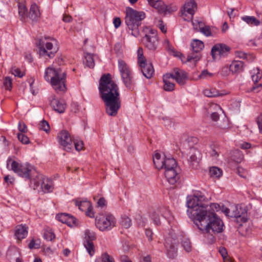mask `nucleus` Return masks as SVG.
<instances>
[{
	"label": "nucleus",
	"mask_w": 262,
	"mask_h": 262,
	"mask_svg": "<svg viewBox=\"0 0 262 262\" xmlns=\"http://www.w3.org/2000/svg\"><path fill=\"white\" fill-rule=\"evenodd\" d=\"M182 245L187 252H189L191 249V243L188 239H184L182 242Z\"/></svg>",
	"instance_id": "nucleus-50"
},
{
	"label": "nucleus",
	"mask_w": 262,
	"mask_h": 262,
	"mask_svg": "<svg viewBox=\"0 0 262 262\" xmlns=\"http://www.w3.org/2000/svg\"><path fill=\"white\" fill-rule=\"evenodd\" d=\"M235 55L237 57L241 58H247V54L243 51H236Z\"/></svg>",
	"instance_id": "nucleus-62"
},
{
	"label": "nucleus",
	"mask_w": 262,
	"mask_h": 262,
	"mask_svg": "<svg viewBox=\"0 0 262 262\" xmlns=\"http://www.w3.org/2000/svg\"><path fill=\"white\" fill-rule=\"evenodd\" d=\"M101 260L102 262H115L114 258L107 253H104L102 254Z\"/></svg>",
	"instance_id": "nucleus-52"
},
{
	"label": "nucleus",
	"mask_w": 262,
	"mask_h": 262,
	"mask_svg": "<svg viewBox=\"0 0 262 262\" xmlns=\"http://www.w3.org/2000/svg\"><path fill=\"white\" fill-rule=\"evenodd\" d=\"M241 19L250 26H257L260 24V21L254 16H244L241 17Z\"/></svg>",
	"instance_id": "nucleus-31"
},
{
	"label": "nucleus",
	"mask_w": 262,
	"mask_h": 262,
	"mask_svg": "<svg viewBox=\"0 0 262 262\" xmlns=\"http://www.w3.org/2000/svg\"><path fill=\"white\" fill-rule=\"evenodd\" d=\"M39 127L41 129L43 130L46 133L49 132L50 128L48 122L45 120H43L40 122V123L39 124Z\"/></svg>",
	"instance_id": "nucleus-49"
},
{
	"label": "nucleus",
	"mask_w": 262,
	"mask_h": 262,
	"mask_svg": "<svg viewBox=\"0 0 262 262\" xmlns=\"http://www.w3.org/2000/svg\"><path fill=\"white\" fill-rule=\"evenodd\" d=\"M65 224L71 227L78 226L79 225L78 220L75 217L70 214L68 215Z\"/></svg>",
	"instance_id": "nucleus-41"
},
{
	"label": "nucleus",
	"mask_w": 262,
	"mask_h": 262,
	"mask_svg": "<svg viewBox=\"0 0 262 262\" xmlns=\"http://www.w3.org/2000/svg\"><path fill=\"white\" fill-rule=\"evenodd\" d=\"M166 158V157L162 158L160 154L156 153L153 156V162L156 167L158 169H163L165 159Z\"/></svg>",
	"instance_id": "nucleus-28"
},
{
	"label": "nucleus",
	"mask_w": 262,
	"mask_h": 262,
	"mask_svg": "<svg viewBox=\"0 0 262 262\" xmlns=\"http://www.w3.org/2000/svg\"><path fill=\"white\" fill-rule=\"evenodd\" d=\"M57 140L63 150L70 152L73 148V139L68 131L63 130L59 133Z\"/></svg>",
	"instance_id": "nucleus-12"
},
{
	"label": "nucleus",
	"mask_w": 262,
	"mask_h": 262,
	"mask_svg": "<svg viewBox=\"0 0 262 262\" xmlns=\"http://www.w3.org/2000/svg\"><path fill=\"white\" fill-rule=\"evenodd\" d=\"M186 155L190 166L194 169L198 168L201 159V154L199 150L195 147H190Z\"/></svg>",
	"instance_id": "nucleus-15"
},
{
	"label": "nucleus",
	"mask_w": 262,
	"mask_h": 262,
	"mask_svg": "<svg viewBox=\"0 0 262 262\" xmlns=\"http://www.w3.org/2000/svg\"><path fill=\"white\" fill-rule=\"evenodd\" d=\"M170 74L171 78L175 79L180 85H184L188 79L187 73L184 70L179 69H174Z\"/></svg>",
	"instance_id": "nucleus-19"
},
{
	"label": "nucleus",
	"mask_w": 262,
	"mask_h": 262,
	"mask_svg": "<svg viewBox=\"0 0 262 262\" xmlns=\"http://www.w3.org/2000/svg\"><path fill=\"white\" fill-rule=\"evenodd\" d=\"M138 63L140 70L143 75L147 79H150L154 73V69L150 62H147L143 56V51L142 48H139L137 51Z\"/></svg>",
	"instance_id": "nucleus-10"
},
{
	"label": "nucleus",
	"mask_w": 262,
	"mask_h": 262,
	"mask_svg": "<svg viewBox=\"0 0 262 262\" xmlns=\"http://www.w3.org/2000/svg\"><path fill=\"white\" fill-rule=\"evenodd\" d=\"M69 214L68 213H60L56 215V218L57 220L62 223H66Z\"/></svg>",
	"instance_id": "nucleus-53"
},
{
	"label": "nucleus",
	"mask_w": 262,
	"mask_h": 262,
	"mask_svg": "<svg viewBox=\"0 0 262 262\" xmlns=\"http://www.w3.org/2000/svg\"><path fill=\"white\" fill-rule=\"evenodd\" d=\"M116 220L111 213L99 214L95 218V225L101 231L111 230L116 226Z\"/></svg>",
	"instance_id": "nucleus-8"
},
{
	"label": "nucleus",
	"mask_w": 262,
	"mask_h": 262,
	"mask_svg": "<svg viewBox=\"0 0 262 262\" xmlns=\"http://www.w3.org/2000/svg\"><path fill=\"white\" fill-rule=\"evenodd\" d=\"M146 48L150 50H155L157 47L158 40L156 30L150 29L148 34L143 38Z\"/></svg>",
	"instance_id": "nucleus-16"
},
{
	"label": "nucleus",
	"mask_w": 262,
	"mask_h": 262,
	"mask_svg": "<svg viewBox=\"0 0 262 262\" xmlns=\"http://www.w3.org/2000/svg\"><path fill=\"white\" fill-rule=\"evenodd\" d=\"M18 13L20 17V20L23 21L28 17L27 9L24 5H19L18 6Z\"/></svg>",
	"instance_id": "nucleus-36"
},
{
	"label": "nucleus",
	"mask_w": 262,
	"mask_h": 262,
	"mask_svg": "<svg viewBox=\"0 0 262 262\" xmlns=\"http://www.w3.org/2000/svg\"><path fill=\"white\" fill-rule=\"evenodd\" d=\"M50 104L53 109L59 113H63L66 108V104L62 100H60L53 96L50 101Z\"/></svg>",
	"instance_id": "nucleus-24"
},
{
	"label": "nucleus",
	"mask_w": 262,
	"mask_h": 262,
	"mask_svg": "<svg viewBox=\"0 0 262 262\" xmlns=\"http://www.w3.org/2000/svg\"><path fill=\"white\" fill-rule=\"evenodd\" d=\"M159 212H160L162 216L167 220L168 222L170 223V221L173 219V216H172L170 212L165 208L160 209Z\"/></svg>",
	"instance_id": "nucleus-39"
},
{
	"label": "nucleus",
	"mask_w": 262,
	"mask_h": 262,
	"mask_svg": "<svg viewBox=\"0 0 262 262\" xmlns=\"http://www.w3.org/2000/svg\"><path fill=\"white\" fill-rule=\"evenodd\" d=\"M209 154L213 159H216L219 155L217 148L211 147Z\"/></svg>",
	"instance_id": "nucleus-54"
},
{
	"label": "nucleus",
	"mask_w": 262,
	"mask_h": 262,
	"mask_svg": "<svg viewBox=\"0 0 262 262\" xmlns=\"http://www.w3.org/2000/svg\"><path fill=\"white\" fill-rule=\"evenodd\" d=\"M28 234V227L25 225H18L15 229L14 236L18 241L26 238Z\"/></svg>",
	"instance_id": "nucleus-23"
},
{
	"label": "nucleus",
	"mask_w": 262,
	"mask_h": 262,
	"mask_svg": "<svg viewBox=\"0 0 262 262\" xmlns=\"http://www.w3.org/2000/svg\"><path fill=\"white\" fill-rule=\"evenodd\" d=\"M73 142L74 144L75 148L76 150L80 151L83 149L84 144L82 141L78 139H74Z\"/></svg>",
	"instance_id": "nucleus-48"
},
{
	"label": "nucleus",
	"mask_w": 262,
	"mask_h": 262,
	"mask_svg": "<svg viewBox=\"0 0 262 262\" xmlns=\"http://www.w3.org/2000/svg\"><path fill=\"white\" fill-rule=\"evenodd\" d=\"M10 164L11 165L10 169L18 176L28 180L30 179L31 172L33 168L29 163H19L17 161H12L11 158L9 157L7 161L8 168H9Z\"/></svg>",
	"instance_id": "nucleus-7"
},
{
	"label": "nucleus",
	"mask_w": 262,
	"mask_h": 262,
	"mask_svg": "<svg viewBox=\"0 0 262 262\" xmlns=\"http://www.w3.org/2000/svg\"><path fill=\"white\" fill-rule=\"evenodd\" d=\"M85 65L90 68H93L95 65L93 54L86 53L85 55V60L84 61Z\"/></svg>",
	"instance_id": "nucleus-35"
},
{
	"label": "nucleus",
	"mask_w": 262,
	"mask_h": 262,
	"mask_svg": "<svg viewBox=\"0 0 262 262\" xmlns=\"http://www.w3.org/2000/svg\"><path fill=\"white\" fill-rule=\"evenodd\" d=\"M190 218L203 233L216 234L223 231L224 223L218 215L210 213L208 216L196 215Z\"/></svg>",
	"instance_id": "nucleus-3"
},
{
	"label": "nucleus",
	"mask_w": 262,
	"mask_h": 262,
	"mask_svg": "<svg viewBox=\"0 0 262 262\" xmlns=\"http://www.w3.org/2000/svg\"><path fill=\"white\" fill-rule=\"evenodd\" d=\"M244 63L241 61H234L229 67L230 71L233 73H239L243 70Z\"/></svg>",
	"instance_id": "nucleus-30"
},
{
	"label": "nucleus",
	"mask_w": 262,
	"mask_h": 262,
	"mask_svg": "<svg viewBox=\"0 0 262 262\" xmlns=\"http://www.w3.org/2000/svg\"><path fill=\"white\" fill-rule=\"evenodd\" d=\"M211 177L219 178L222 176V170L217 167H212L209 170Z\"/></svg>",
	"instance_id": "nucleus-37"
},
{
	"label": "nucleus",
	"mask_w": 262,
	"mask_h": 262,
	"mask_svg": "<svg viewBox=\"0 0 262 262\" xmlns=\"http://www.w3.org/2000/svg\"><path fill=\"white\" fill-rule=\"evenodd\" d=\"M180 169H175L172 170H167L164 171V175L169 184H174L180 179Z\"/></svg>",
	"instance_id": "nucleus-20"
},
{
	"label": "nucleus",
	"mask_w": 262,
	"mask_h": 262,
	"mask_svg": "<svg viewBox=\"0 0 262 262\" xmlns=\"http://www.w3.org/2000/svg\"><path fill=\"white\" fill-rule=\"evenodd\" d=\"M18 130L21 133H25L27 132V127L26 124L23 122L19 121L18 125Z\"/></svg>",
	"instance_id": "nucleus-56"
},
{
	"label": "nucleus",
	"mask_w": 262,
	"mask_h": 262,
	"mask_svg": "<svg viewBox=\"0 0 262 262\" xmlns=\"http://www.w3.org/2000/svg\"><path fill=\"white\" fill-rule=\"evenodd\" d=\"M84 245L89 255L91 256H93L95 253V247L93 242L85 241V242L84 244Z\"/></svg>",
	"instance_id": "nucleus-38"
},
{
	"label": "nucleus",
	"mask_w": 262,
	"mask_h": 262,
	"mask_svg": "<svg viewBox=\"0 0 262 262\" xmlns=\"http://www.w3.org/2000/svg\"><path fill=\"white\" fill-rule=\"evenodd\" d=\"M223 212L226 216L240 219L243 222L247 221L246 211L241 206H233L230 208H225L223 209Z\"/></svg>",
	"instance_id": "nucleus-13"
},
{
	"label": "nucleus",
	"mask_w": 262,
	"mask_h": 262,
	"mask_svg": "<svg viewBox=\"0 0 262 262\" xmlns=\"http://www.w3.org/2000/svg\"><path fill=\"white\" fill-rule=\"evenodd\" d=\"M151 218L152 220L153 221V222L156 225H158L160 224L159 216L155 211L152 212V213L151 215Z\"/></svg>",
	"instance_id": "nucleus-55"
},
{
	"label": "nucleus",
	"mask_w": 262,
	"mask_h": 262,
	"mask_svg": "<svg viewBox=\"0 0 262 262\" xmlns=\"http://www.w3.org/2000/svg\"><path fill=\"white\" fill-rule=\"evenodd\" d=\"M37 179L31 180L30 185L33 184V188L35 189L41 184V187L42 191L45 193H49L52 192L53 190V184L52 180L48 178H43L41 176L37 177Z\"/></svg>",
	"instance_id": "nucleus-11"
},
{
	"label": "nucleus",
	"mask_w": 262,
	"mask_h": 262,
	"mask_svg": "<svg viewBox=\"0 0 262 262\" xmlns=\"http://www.w3.org/2000/svg\"><path fill=\"white\" fill-rule=\"evenodd\" d=\"M171 76L170 74L167 73L163 76V80L164 83L163 89L166 91L170 92L174 89V84L170 81V79L171 78Z\"/></svg>",
	"instance_id": "nucleus-26"
},
{
	"label": "nucleus",
	"mask_w": 262,
	"mask_h": 262,
	"mask_svg": "<svg viewBox=\"0 0 262 262\" xmlns=\"http://www.w3.org/2000/svg\"><path fill=\"white\" fill-rule=\"evenodd\" d=\"M12 79L10 77L7 76L5 78L3 84L6 90L9 91L11 90L12 86Z\"/></svg>",
	"instance_id": "nucleus-46"
},
{
	"label": "nucleus",
	"mask_w": 262,
	"mask_h": 262,
	"mask_svg": "<svg viewBox=\"0 0 262 262\" xmlns=\"http://www.w3.org/2000/svg\"><path fill=\"white\" fill-rule=\"evenodd\" d=\"M197 10V4L194 0H188L181 9V16L185 20L191 19Z\"/></svg>",
	"instance_id": "nucleus-14"
},
{
	"label": "nucleus",
	"mask_w": 262,
	"mask_h": 262,
	"mask_svg": "<svg viewBox=\"0 0 262 262\" xmlns=\"http://www.w3.org/2000/svg\"><path fill=\"white\" fill-rule=\"evenodd\" d=\"M176 244V239L173 237H167L165 239L164 245L166 253L170 258H174L177 256V250Z\"/></svg>",
	"instance_id": "nucleus-18"
},
{
	"label": "nucleus",
	"mask_w": 262,
	"mask_h": 262,
	"mask_svg": "<svg viewBox=\"0 0 262 262\" xmlns=\"http://www.w3.org/2000/svg\"><path fill=\"white\" fill-rule=\"evenodd\" d=\"M121 19L119 17H116L114 18L113 24L116 28H118L121 25Z\"/></svg>",
	"instance_id": "nucleus-64"
},
{
	"label": "nucleus",
	"mask_w": 262,
	"mask_h": 262,
	"mask_svg": "<svg viewBox=\"0 0 262 262\" xmlns=\"http://www.w3.org/2000/svg\"><path fill=\"white\" fill-rule=\"evenodd\" d=\"M257 123L260 133L262 134V114H260L257 119Z\"/></svg>",
	"instance_id": "nucleus-59"
},
{
	"label": "nucleus",
	"mask_w": 262,
	"mask_h": 262,
	"mask_svg": "<svg viewBox=\"0 0 262 262\" xmlns=\"http://www.w3.org/2000/svg\"><path fill=\"white\" fill-rule=\"evenodd\" d=\"M213 110H216L217 111H222L221 107L217 104H212L210 105L208 111L211 112V111Z\"/></svg>",
	"instance_id": "nucleus-58"
},
{
	"label": "nucleus",
	"mask_w": 262,
	"mask_h": 262,
	"mask_svg": "<svg viewBox=\"0 0 262 262\" xmlns=\"http://www.w3.org/2000/svg\"><path fill=\"white\" fill-rule=\"evenodd\" d=\"M150 6L158 10L161 14H165L168 11L167 6L161 0H148Z\"/></svg>",
	"instance_id": "nucleus-22"
},
{
	"label": "nucleus",
	"mask_w": 262,
	"mask_h": 262,
	"mask_svg": "<svg viewBox=\"0 0 262 262\" xmlns=\"http://www.w3.org/2000/svg\"><path fill=\"white\" fill-rule=\"evenodd\" d=\"M17 138L23 144H28L30 143L29 138L24 133H18L17 134Z\"/></svg>",
	"instance_id": "nucleus-47"
},
{
	"label": "nucleus",
	"mask_w": 262,
	"mask_h": 262,
	"mask_svg": "<svg viewBox=\"0 0 262 262\" xmlns=\"http://www.w3.org/2000/svg\"><path fill=\"white\" fill-rule=\"evenodd\" d=\"M145 234L147 237H148V241H151L152 239V236L153 234L152 230L149 229H146L145 230Z\"/></svg>",
	"instance_id": "nucleus-61"
},
{
	"label": "nucleus",
	"mask_w": 262,
	"mask_h": 262,
	"mask_svg": "<svg viewBox=\"0 0 262 262\" xmlns=\"http://www.w3.org/2000/svg\"><path fill=\"white\" fill-rule=\"evenodd\" d=\"M231 48L227 45L224 43H217L213 46L211 49V55L214 59L217 56L220 57H225L229 53Z\"/></svg>",
	"instance_id": "nucleus-17"
},
{
	"label": "nucleus",
	"mask_w": 262,
	"mask_h": 262,
	"mask_svg": "<svg viewBox=\"0 0 262 262\" xmlns=\"http://www.w3.org/2000/svg\"><path fill=\"white\" fill-rule=\"evenodd\" d=\"M215 125L216 127L220 129L221 130L224 131L229 127V121L227 118L225 117L222 120H219Z\"/></svg>",
	"instance_id": "nucleus-33"
},
{
	"label": "nucleus",
	"mask_w": 262,
	"mask_h": 262,
	"mask_svg": "<svg viewBox=\"0 0 262 262\" xmlns=\"http://www.w3.org/2000/svg\"><path fill=\"white\" fill-rule=\"evenodd\" d=\"M213 75L212 73H209L207 70H203L201 74L199 75V78L201 79H205L208 77H211Z\"/></svg>",
	"instance_id": "nucleus-57"
},
{
	"label": "nucleus",
	"mask_w": 262,
	"mask_h": 262,
	"mask_svg": "<svg viewBox=\"0 0 262 262\" xmlns=\"http://www.w3.org/2000/svg\"><path fill=\"white\" fill-rule=\"evenodd\" d=\"M99 91L106 106V113L115 116L121 106L120 94L117 85L112 80L110 74L102 76L99 83Z\"/></svg>",
	"instance_id": "nucleus-1"
},
{
	"label": "nucleus",
	"mask_w": 262,
	"mask_h": 262,
	"mask_svg": "<svg viewBox=\"0 0 262 262\" xmlns=\"http://www.w3.org/2000/svg\"><path fill=\"white\" fill-rule=\"evenodd\" d=\"M106 205V201L103 198H100L97 202V206L100 208H103Z\"/></svg>",
	"instance_id": "nucleus-60"
},
{
	"label": "nucleus",
	"mask_w": 262,
	"mask_h": 262,
	"mask_svg": "<svg viewBox=\"0 0 262 262\" xmlns=\"http://www.w3.org/2000/svg\"><path fill=\"white\" fill-rule=\"evenodd\" d=\"M56 40L53 38L45 37L40 39L38 42L40 56L52 58L57 52Z\"/></svg>",
	"instance_id": "nucleus-6"
},
{
	"label": "nucleus",
	"mask_w": 262,
	"mask_h": 262,
	"mask_svg": "<svg viewBox=\"0 0 262 262\" xmlns=\"http://www.w3.org/2000/svg\"><path fill=\"white\" fill-rule=\"evenodd\" d=\"M75 205L78 207L79 209L81 210L85 211L88 209H90L91 207V203L88 201H79L78 200H75Z\"/></svg>",
	"instance_id": "nucleus-32"
},
{
	"label": "nucleus",
	"mask_w": 262,
	"mask_h": 262,
	"mask_svg": "<svg viewBox=\"0 0 262 262\" xmlns=\"http://www.w3.org/2000/svg\"><path fill=\"white\" fill-rule=\"evenodd\" d=\"M145 18V13L144 12L126 7L124 20L128 32L135 37L138 36L139 34V27L141 24V21Z\"/></svg>",
	"instance_id": "nucleus-5"
},
{
	"label": "nucleus",
	"mask_w": 262,
	"mask_h": 262,
	"mask_svg": "<svg viewBox=\"0 0 262 262\" xmlns=\"http://www.w3.org/2000/svg\"><path fill=\"white\" fill-rule=\"evenodd\" d=\"M84 235L86 241L93 242V241L96 239L95 233L93 231L90 230H85Z\"/></svg>",
	"instance_id": "nucleus-44"
},
{
	"label": "nucleus",
	"mask_w": 262,
	"mask_h": 262,
	"mask_svg": "<svg viewBox=\"0 0 262 262\" xmlns=\"http://www.w3.org/2000/svg\"><path fill=\"white\" fill-rule=\"evenodd\" d=\"M203 94L208 97H216L222 96L226 94V93H221L215 88L206 89L204 90Z\"/></svg>",
	"instance_id": "nucleus-27"
},
{
	"label": "nucleus",
	"mask_w": 262,
	"mask_h": 262,
	"mask_svg": "<svg viewBox=\"0 0 262 262\" xmlns=\"http://www.w3.org/2000/svg\"><path fill=\"white\" fill-rule=\"evenodd\" d=\"M211 119L212 121H217L219 119V115L218 112H212L210 116Z\"/></svg>",
	"instance_id": "nucleus-63"
},
{
	"label": "nucleus",
	"mask_w": 262,
	"mask_h": 262,
	"mask_svg": "<svg viewBox=\"0 0 262 262\" xmlns=\"http://www.w3.org/2000/svg\"><path fill=\"white\" fill-rule=\"evenodd\" d=\"M261 76H262V75L259 73L258 68H257L256 71L254 70V72H253V74L252 75V79L255 84V85L252 88L251 90L252 91H255V92L257 93L260 91V90L262 86V84H256V83L257 82H258L259 81V80L261 79Z\"/></svg>",
	"instance_id": "nucleus-25"
},
{
	"label": "nucleus",
	"mask_w": 262,
	"mask_h": 262,
	"mask_svg": "<svg viewBox=\"0 0 262 262\" xmlns=\"http://www.w3.org/2000/svg\"><path fill=\"white\" fill-rule=\"evenodd\" d=\"M66 77L65 71L60 68H55L53 66L47 68L45 72V79L50 83L57 93L66 91Z\"/></svg>",
	"instance_id": "nucleus-4"
},
{
	"label": "nucleus",
	"mask_w": 262,
	"mask_h": 262,
	"mask_svg": "<svg viewBox=\"0 0 262 262\" xmlns=\"http://www.w3.org/2000/svg\"><path fill=\"white\" fill-rule=\"evenodd\" d=\"M11 73L15 77L21 78L24 76V74L20 70L16 67H12L11 69Z\"/></svg>",
	"instance_id": "nucleus-45"
},
{
	"label": "nucleus",
	"mask_w": 262,
	"mask_h": 262,
	"mask_svg": "<svg viewBox=\"0 0 262 262\" xmlns=\"http://www.w3.org/2000/svg\"><path fill=\"white\" fill-rule=\"evenodd\" d=\"M201 57L200 53L193 52L191 54L187 56V61H193L196 62L198 61Z\"/></svg>",
	"instance_id": "nucleus-42"
},
{
	"label": "nucleus",
	"mask_w": 262,
	"mask_h": 262,
	"mask_svg": "<svg viewBox=\"0 0 262 262\" xmlns=\"http://www.w3.org/2000/svg\"><path fill=\"white\" fill-rule=\"evenodd\" d=\"M43 237L47 241H52L55 238V235L53 230L48 228L44 230L43 233Z\"/></svg>",
	"instance_id": "nucleus-34"
},
{
	"label": "nucleus",
	"mask_w": 262,
	"mask_h": 262,
	"mask_svg": "<svg viewBox=\"0 0 262 262\" xmlns=\"http://www.w3.org/2000/svg\"><path fill=\"white\" fill-rule=\"evenodd\" d=\"M177 165V163L174 159L172 158H167L165 159V163L164 164L163 168L165 169L170 167L173 168V166H174L176 167V165Z\"/></svg>",
	"instance_id": "nucleus-40"
},
{
	"label": "nucleus",
	"mask_w": 262,
	"mask_h": 262,
	"mask_svg": "<svg viewBox=\"0 0 262 262\" xmlns=\"http://www.w3.org/2000/svg\"><path fill=\"white\" fill-rule=\"evenodd\" d=\"M207 201L205 195L199 191L194 192L193 195L187 198V214L189 217H194L196 215L202 216H208L212 213L217 215L215 212L220 209V206L217 203H211L210 205L205 203Z\"/></svg>",
	"instance_id": "nucleus-2"
},
{
	"label": "nucleus",
	"mask_w": 262,
	"mask_h": 262,
	"mask_svg": "<svg viewBox=\"0 0 262 262\" xmlns=\"http://www.w3.org/2000/svg\"><path fill=\"white\" fill-rule=\"evenodd\" d=\"M28 17L33 22H37L40 17V12L39 7L34 3L31 5L29 12L28 14Z\"/></svg>",
	"instance_id": "nucleus-21"
},
{
	"label": "nucleus",
	"mask_w": 262,
	"mask_h": 262,
	"mask_svg": "<svg viewBox=\"0 0 262 262\" xmlns=\"http://www.w3.org/2000/svg\"><path fill=\"white\" fill-rule=\"evenodd\" d=\"M118 69L121 76L122 80L125 87L132 90L135 86V81L132 72L126 63L122 59L118 60Z\"/></svg>",
	"instance_id": "nucleus-9"
},
{
	"label": "nucleus",
	"mask_w": 262,
	"mask_h": 262,
	"mask_svg": "<svg viewBox=\"0 0 262 262\" xmlns=\"http://www.w3.org/2000/svg\"><path fill=\"white\" fill-rule=\"evenodd\" d=\"M200 31L202 34L206 36H210L212 35L211 29L209 26L200 27Z\"/></svg>",
	"instance_id": "nucleus-51"
},
{
	"label": "nucleus",
	"mask_w": 262,
	"mask_h": 262,
	"mask_svg": "<svg viewBox=\"0 0 262 262\" xmlns=\"http://www.w3.org/2000/svg\"><path fill=\"white\" fill-rule=\"evenodd\" d=\"M121 224L122 227L127 229L132 225V220L129 217L124 216L121 219Z\"/></svg>",
	"instance_id": "nucleus-43"
},
{
	"label": "nucleus",
	"mask_w": 262,
	"mask_h": 262,
	"mask_svg": "<svg viewBox=\"0 0 262 262\" xmlns=\"http://www.w3.org/2000/svg\"><path fill=\"white\" fill-rule=\"evenodd\" d=\"M192 51L195 53H200L204 48V45L202 41L194 39L191 43Z\"/></svg>",
	"instance_id": "nucleus-29"
}]
</instances>
